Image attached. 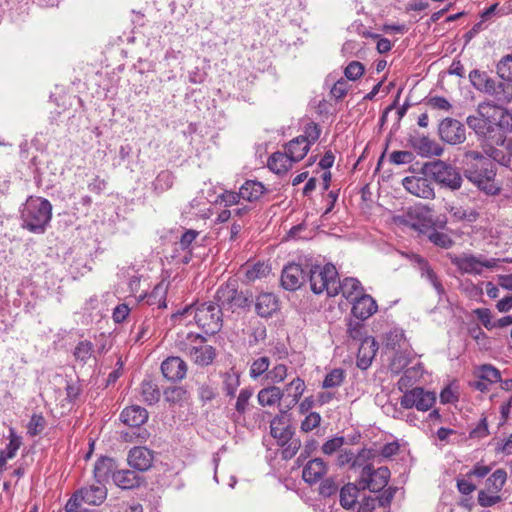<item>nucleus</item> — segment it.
<instances>
[{
    "label": "nucleus",
    "mask_w": 512,
    "mask_h": 512,
    "mask_svg": "<svg viewBox=\"0 0 512 512\" xmlns=\"http://www.w3.org/2000/svg\"><path fill=\"white\" fill-rule=\"evenodd\" d=\"M466 123L478 136L503 145L506 134L512 131V114L503 107L483 102L477 107V115L468 116Z\"/></svg>",
    "instance_id": "1"
},
{
    "label": "nucleus",
    "mask_w": 512,
    "mask_h": 512,
    "mask_svg": "<svg viewBox=\"0 0 512 512\" xmlns=\"http://www.w3.org/2000/svg\"><path fill=\"white\" fill-rule=\"evenodd\" d=\"M175 347L198 366H208L216 357L215 348L208 345L206 338L198 333H178Z\"/></svg>",
    "instance_id": "2"
},
{
    "label": "nucleus",
    "mask_w": 512,
    "mask_h": 512,
    "mask_svg": "<svg viewBox=\"0 0 512 512\" xmlns=\"http://www.w3.org/2000/svg\"><path fill=\"white\" fill-rule=\"evenodd\" d=\"M51 217L52 205L41 197H29L21 210L22 227L35 234L45 232Z\"/></svg>",
    "instance_id": "3"
},
{
    "label": "nucleus",
    "mask_w": 512,
    "mask_h": 512,
    "mask_svg": "<svg viewBox=\"0 0 512 512\" xmlns=\"http://www.w3.org/2000/svg\"><path fill=\"white\" fill-rule=\"evenodd\" d=\"M194 313L196 324L207 334H215L222 328V309L218 302L193 303L173 314V317Z\"/></svg>",
    "instance_id": "4"
},
{
    "label": "nucleus",
    "mask_w": 512,
    "mask_h": 512,
    "mask_svg": "<svg viewBox=\"0 0 512 512\" xmlns=\"http://www.w3.org/2000/svg\"><path fill=\"white\" fill-rule=\"evenodd\" d=\"M464 174L470 182L487 195L499 194L500 187L495 182L496 166L492 160H483L482 163H467Z\"/></svg>",
    "instance_id": "5"
},
{
    "label": "nucleus",
    "mask_w": 512,
    "mask_h": 512,
    "mask_svg": "<svg viewBox=\"0 0 512 512\" xmlns=\"http://www.w3.org/2000/svg\"><path fill=\"white\" fill-rule=\"evenodd\" d=\"M221 309L235 312L238 309L249 308L253 303V294L249 289L239 290L236 282H227L221 285L215 294Z\"/></svg>",
    "instance_id": "6"
},
{
    "label": "nucleus",
    "mask_w": 512,
    "mask_h": 512,
    "mask_svg": "<svg viewBox=\"0 0 512 512\" xmlns=\"http://www.w3.org/2000/svg\"><path fill=\"white\" fill-rule=\"evenodd\" d=\"M308 280L315 294L326 291L328 296L333 297L337 295V288H340L338 272L333 264L311 267L308 270Z\"/></svg>",
    "instance_id": "7"
},
{
    "label": "nucleus",
    "mask_w": 512,
    "mask_h": 512,
    "mask_svg": "<svg viewBox=\"0 0 512 512\" xmlns=\"http://www.w3.org/2000/svg\"><path fill=\"white\" fill-rule=\"evenodd\" d=\"M425 176L432 178L442 187L457 190L462 185V177L456 167L441 161H433L423 166Z\"/></svg>",
    "instance_id": "8"
},
{
    "label": "nucleus",
    "mask_w": 512,
    "mask_h": 512,
    "mask_svg": "<svg viewBox=\"0 0 512 512\" xmlns=\"http://www.w3.org/2000/svg\"><path fill=\"white\" fill-rule=\"evenodd\" d=\"M120 419L125 425L132 429H136L135 431H132L131 434L126 432L124 434L125 439H128L129 441L135 440L137 442H145L148 439V431L141 428V426L148 420V412L145 408L138 405L126 407L121 412Z\"/></svg>",
    "instance_id": "9"
},
{
    "label": "nucleus",
    "mask_w": 512,
    "mask_h": 512,
    "mask_svg": "<svg viewBox=\"0 0 512 512\" xmlns=\"http://www.w3.org/2000/svg\"><path fill=\"white\" fill-rule=\"evenodd\" d=\"M396 221L421 233L430 229L433 223L431 209L425 205L409 207L402 215L396 217Z\"/></svg>",
    "instance_id": "10"
},
{
    "label": "nucleus",
    "mask_w": 512,
    "mask_h": 512,
    "mask_svg": "<svg viewBox=\"0 0 512 512\" xmlns=\"http://www.w3.org/2000/svg\"><path fill=\"white\" fill-rule=\"evenodd\" d=\"M450 260L454 266L466 274H481L483 268H495L499 262L495 258L485 259L483 256H475L473 254L451 256Z\"/></svg>",
    "instance_id": "11"
},
{
    "label": "nucleus",
    "mask_w": 512,
    "mask_h": 512,
    "mask_svg": "<svg viewBox=\"0 0 512 512\" xmlns=\"http://www.w3.org/2000/svg\"><path fill=\"white\" fill-rule=\"evenodd\" d=\"M434 392L426 391L421 387L412 388L406 391L400 398V405L405 409L415 407L419 411H428L435 403Z\"/></svg>",
    "instance_id": "12"
},
{
    "label": "nucleus",
    "mask_w": 512,
    "mask_h": 512,
    "mask_svg": "<svg viewBox=\"0 0 512 512\" xmlns=\"http://www.w3.org/2000/svg\"><path fill=\"white\" fill-rule=\"evenodd\" d=\"M390 478V470L386 466L374 469L371 464H366L361 471L360 479L363 489L368 488L372 492L381 491Z\"/></svg>",
    "instance_id": "13"
},
{
    "label": "nucleus",
    "mask_w": 512,
    "mask_h": 512,
    "mask_svg": "<svg viewBox=\"0 0 512 512\" xmlns=\"http://www.w3.org/2000/svg\"><path fill=\"white\" fill-rule=\"evenodd\" d=\"M107 488L106 485L102 483L91 484L88 486L81 487L76 490L71 497V505L78 503H85L88 505L99 506L101 505L107 498Z\"/></svg>",
    "instance_id": "14"
},
{
    "label": "nucleus",
    "mask_w": 512,
    "mask_h": 512,
    "mask_svg": "<svg viewBox=\"0 0 512 512\" xmlns=\"http://www.w3.org/2000/svg\"><path fill=\"white\" fill-rule=\"evenodd\" d=\"M440 139L450 145L461 144L466 139L464 124L454 118H444L438 125Z\"/></svg>",
    "instance_id": "15"
},
{
    "label": "nucleus",
    "mask_w": 512,
    "mask_h": 512,
    "mask_svg": "<svg viewBox=\"0 0 512 512\" xmlns=\"http://www.w3.org/2000/svg\"><path fill=\"white\" fill-rule=\"evenodd\" d=\"M308 279V271L300 264L290 263L286 265L281 274V285L285 290L296 291Z\"/></svg>",
    "instance_id": "16"
},
{
    "label": "nucleus",
    "mask_w": 512,
    "mask_h": 512,
    "mask_svg": "<svg viewBox=\"0 0 512 512\" xmlns=\"http://www.w3.org/2000/svg\"><path fill=\"white\" fill-rule=\"evenodd\" d=\"M427 177L407 176L402 180L403 187L412 195L423 199H433L434 188Z\"/></svg>",
    "instance_id": "17"
},
{
    "label": "nucleus",
    "mask_w": 512,
    "mask_h": 512,
    "mask_svg": "<svg viewBox=\"0 0 512 512\" xmlns=\"http://www.w3.org/2000/svg\"><path fill=\"white\" fill-rule=\"evenodd\" d=\"M128 464L139 472L149 470L154 461V453L147 447L138 446L132 448L127 457Z\"/></svg>",
    "instance_id": "18"
},
{
    "label": "nucleus",
    "mask_w": 512,
    "mask_h": 512,
    "mask_svg": "<svg viewBox=\"0 0 512 512\" xmlns=\"http://www.w3.org/2000/svg\"><path fill=\"white\" fill-rule=\"evenodd\" d=\"M163 376L172 382L181 381L187 373L186 362L178 356H170L161 364Z\"/></svg>",
    "instance_id": "19"
},
{
    "label": "nucleus",
    "mask_w": 512,
    "mask_h": 512,
    "mask_svg": "<svg viewBox=\"0 0 512 512\" xmlns=\"http://www.w3.org/2000/svg\"><path fill=\"white\" fill-rule=\"evenodd\" d=\"M378 310L376 300L369 294L364 293L352 302L351 314L360 321H365L374 315Z\"/></svg>",
    "instance_id": "20"
},
{
    "label": "nucleus",
    "mask_w": 512,
    "mask_h": 512,
    "mask_svg": "<svg viewBox=\"0 0 512 512\" xmlns=\"http://www.w3.org/2000/svg\"><path fill=\"white\" fill-rule=\"evenodd\" d=\"M279 310V300L273 294L264 292L259 294L255 299V312L262 318L272 317Z\"/></svg>",
    "instance_id": "21"
},
{
    "label": "nucleus",
    "mask_w": 512,
    "mask_h": 512,
    "mask_svg": "<svg viewBox=\"0 0 512 512\" xmlns=\"http://www.w3.org/2000/svg\"><path fill=\"white\" fill-rule=\"evenodd\" d=\"M118 465L115 460L109 457H100L94 464L93 475L96 483L106 484L114 474Z\"/></svg>",
    "instance_id": "22"
},
{
    "label": "nucleus",
    "mask_w": 512,
    "mask_h": 512,
    "mask_svg": "<svg viewBox=\"0 0 512 512\" xmlns=\"http://www.w3.org/2000/svg\"><path fill=\"white\" fill-rule=\"evenodd\" d=\"M113 482L117 487L127 490L138 488L144 482V478L133 470L117 469L114 474Z\"/></svg>",
    "instance_id": "23"
},
{
    "label": "nucleus",
    "mask_w": 512,
    "mask_h": 512,
    "mask_svg": "<svg viewBox=\"0 0 512 512\" xmlns=\"http://www.w3.org/2000/svg\"><path fill=\"white\" fill-rule=\"evenodd\" d=\"M410 144L421 156H439L443 149L433 140L426 136H412Z\"/></svg>",
    "instance_id": "24"
},
{
    "label": "nucleus",
    "mask_w": 512,
    "mask_h": 512,
    "mask_svg": "<svg viewBox=\"0 0 512 512\" xmlns=\"http://www.w3.org/2000/svg\"><path fill=\"white\" fill-rule=\"evenodd\" d=\"M327 473V465L321 458L310 460L303 468L302 478L309 484L317 483Z\"/></svg>",
    "instance_id": "25"
},
{
    "label": "nucleus",
    "mask_w": 512,
    "mask_h": 512,
    "mask_svg": "<svg viewBox=\"0 0 512 512\" xmlns=\"http://www.w3.org/2000/svg\"><path fill=\"white\" fill-rule=\"evenodd\" d=\"M339 286L340 288H337V295L341 293L351 303L365 293L361 282L356 278L347 277L342 281L339 280Z\"/></svg>",
    "instance_id": "26"
},
{
    "label": "nucleus",
    "mask_w": 512,
    "mask_h": 512,
    "mask_svg": "<svg viewBox=\"0 0 512 512\" xmlns=\"http://www.w3.org/2000/svg\"><path fill=\"white\" fill-rule=\"evenodd\" d=\"M378 350L377 342L373 337H366L359 346L358 356H357V365L362 369H366L370 364L372 359L375 357L376 352Z\"/></svg>",
    "instance_id": "27"
},
{
    "label": "nucleus",
    "mask_w": 512,
    "mask_h": 512,
    "mask_svg": "<svg viewBox=\"0 0 512 512\" xmlns=\"http://www.w3.org/2000/svg\"><path fill=\"white\" fill-rule=\"evenodd\" d=\"M270 433L277 440L279 446H284L293 437L294 430L290 425L284 423L283 417L276 416L270 423Z\"/></svg>",
    "instance_id": "28"
},
{
    "label": "nucleus",
    "mask_w": 512,
    "mask_h": 512,
    "mask_svg": "<svg viewBox=\"0 0 512 512\" xmlns=\"http://www.w3.org/2000/svg\"><path fill=\"white\" fill-rule=\"evenodd\" d=\"M266 192L263 183L257 180H246L239 188L241 199L248 202L258 201Z\"/></svg>",
    "instance_id": "29"
},
{
    "label": "nucleus",
    "mask_w": 512,
    "mask_h": 512,
    "mask_svg": "<svg viewBox=\"0 0 512 512\" xmlns=\"http://www.w3.org/2000/svg\"><path fill=\"white\" fill-rule=\"evenodd\" d=\"M305 388V382L300 377L294 378L285 386L282 391L285 392V396L283 398L287 401L286 408L290 409L298 403L305 391Z\"/></svg>",
    "instance_id": "30"
},
{
    "label": "nucleus",
    "mask_w": 512,
    "mask_h": 512,
    "mask_svg": "<svg viewBox=\"0 0 512 512\" xmlns=\"http://www.w3.org/2000/svg\"><path fill=\"white\" fill-rule=\"evenodd\" d=\"M292 163L293 161L286 152H275L268 158L267 166L275 174L282 175L289 171L292 167Z\"/></svg>",
    "instance_id": "31"
},
{
    "label": "nucleus",
    "mask_w": 512,
    "mask_h": 512,
    "mask_svg": "<svg viewBox=\"0 0 512 512\" xmlns=\"http://www.w3.org/2000/svg\"><path fill=\"white\" fill-rule=\"evenodd\" d=\"M285 149L293 162H299L307 155L310 147L302 137H296L286 144Z\"/></svg>",
    "instance_id": "32"
},
{
    "label": "nucleus",
    "mask_w": 512,
    "mask_h": 512,
    "mask_svg": "<svg viewBox=\"0 0 512 512\" xmlns=\"http://www.w3.org/2000/svg\"><path fill=\"white\" fill-rule=\"evenodd\" d=\"M285 396V392L278 386L263 388L258 393V402L261 406H273Z\"/></svg>",
    "instance_id": "33"
},
{
    "label": "nucleus",
    "mask_w": 512,
    "mask_h": 512,
    "mask_svg": "<svg viewBox=\"0 0 512 512\" xmlns=\"http://www.w3.org/2000/svg\"><path fill=\"white\" fill-rule=\"evenodd\" d=\"M360 489L354 483L344 485L340 490V505L346 509H352L358 500Z\"/></svg>",
    "instance_id": "34"
},
{
    "label": "nucleus",
    "mask_w": 512,
    "mask_h": 512,
    "mask_svg": "<svg viewBox=\"0 0 512 512\" xmlns=\"http://www.w3.org/2000/svg\"><path fill=\"white\" fill-rule=\"evenodd\" d=\"M421 375L422 367L420 364L406 369L397 382L398 389L403 393L410 391V388L415 384Z\"/></svg>",
    "instance_id": "35"
},
{
    "label": "nucleus",
    "mask_w": 512,
    "mask_h": 512,
    "mask_svg": "<svg viewBox=\"0 0 512 512\" xmlns=\"http://www.w3.org/2000/svg\"><path fill=\"white\" fill-rule=\"evenodd\" d=\"M140 394L143 401L148 405H153L160 400L161 393L158 385L151 379H144L140 386Z\"/></svg>",
    "instance_id": "36"
},
{
    "label": "nucleus",
    "mask_w": 512,
    "mask_h": 512,
    "mask_svg": "<svg viewBox=\"0 0 512 512\" xmlns=\"http://www.w3.org/2000/svg\"><path fill=\"white\" fill-rule=\"evenodd\" d=\"M346 378V372L342 368H334L328 372L322 382L325 389L337 388L342 385Z\"/></svg>",
    "instance_id": "37"
},
{
    "label": "nucleus",
    "mask_w": 512,
    "mask_h": 512,
    "mask_svg": "<svg viewBox=\"0 0 512 512\" xmlns=\"http://www.w3.org/2000/svg\"><path fill=\"white\" fill-rule=\"evenodd\" d=\"M497 106L502 107L504 104H508L512 101V83L498 82L495 93L492 95Z\"/></svg>",
    "instance_id": "38"
},
{
    "label": "nucleus",
    "mask_w": 512,
    "mask_h": 512,
    "mask_svg": "<svg viewBox=\"0 0 512 512\" xmlns=\"http://www.w3.org/2000/svg\"><path fill=\"white\" fill-rule=\"evenodd\" d=\"M94 353V345L91 341L84 340L80 341L73 352V355L76 359V361L80 362L81 364H86L87 361L92 357Z\"/></svg>",
    "instance_id": "39"
},
{
    "label": "nucleus",
    "mask_w": 512,
    "mask_h": 512,
    "mask_svg": "<svg viewBox=\"0 0 512 512\" xmlns=\"http://www.w3.org/2000/svg\"><path fill=\"white\" fill-rule=\"evenodd\" d=\"M270 273L268 265L262 262L255 263L245 267V278L248 282L261 279Z\"/></svg>",
    "instance_id": "40"
},
{
    "label": "nucleus",
    "mask_w": 512,
    "mask_h": 512,
    "mask_svg": "<svg viewBox=\"0 0 512 512\" xmlns=\"http://www.w3.org/2000/svg\"><path fill=\"white\" fill-rule=\"evenodd\" d=\"M507 479V473L504 469H497L493 474L486 480V486L489 491L497 494L503 488Z\"/></svg>",
    "instance_id": "41"
},
{
    "label": "nucleus",
    "mask_w": 512,
    "mask_h": 512,
    "mask_svg": "<svg viewBox=\"0 0 512 512\" xmlns=\"http://www.w3.org/2000/svg\"><path fill=\"white\" fill-rule=\"evenodd\" d=\"M174 184V175L169 170L161 171L153 182V188L156 192L162 193L172 188Z\"/></svg>",
    "instance_id": "42"
},
{
    "label": "nucleus",
    "mask_w": 512,
    "mask_h": 512,
    "mask_svg": "<svg viewBox=\"0 0 512 512\" xmlns=\"http://www.w3.org/2000/svg\"><path fill=\"white\" fill-rule=\"evenodd\" d=\"M270 367V359L267 356H261L251 363L249 369V375L253 380L260 378L261 376L267 374V371Z\"/></svg>",
    "instance_id": "43"
},
{
    "label": "nucleus",
    "mask_w": 512,
    "mask_h": 512,
    "mask_svg": "<svg viewBox=\"0 0 512 512\" xmlns=\"http://www.w3.org/2000/svg\"><path fill=\"white\" fill-rule=\"evenodd\" d=\"M347 334L352 340L361 343L366 338V329L363 321L349 319L347 322Z\"/></svg>",
    "instance_id": "44"
},
{
    "label": "nucleus",
    "mask_w": 512,
    "mask_h": 512,
    "mask_svg": "<svg viewBox=\"0 0 512 512\" xmlns=\"http://www.w3.org/2000/svg\"><path fill=\"white\" fill-rule=\"evenodd\" d=\"M449 212L457 221L474 222L479 217V213L476 210L465 209L462 206H451Z\"/></svg>",
    "instance_id": "45"
},
{
    "label": "nucleus",
    "mask_w": 512,
    "mask_h": 512,
    "mask_svg": "<svg viewBox=\"0 0 512 512\" xmlns=\"http://www.w3.org/2000/svg\"><path fill=\"white\" fill-rule=\"evenodd\" d=\"M417 261L420 264V268L422 269L423 273L426 274L428 280L431 282V284L433 285L435 290L438 292V294H443L444 287L441 284V282L439 281L436 273L432 270V268L428 264V262L420 256L417 257Z\"/></svg>",
    "instance_id": "46"
},
{
    "label": "nucleus",
    "mask_w": 512,
    "mask_h": 512,
    "mask_svg": "<svg viewBox=\"0 0 512 512\" xmlns=\"http://www.w3.org/2000/svg\"><path fill=\"white\" fill-rule=\"evenodd\" d=\"M405 342L404 331L399 328L392 329L386 334L385 345L388 349L397 350Z\"/></svg>",
    "instance_id": "47"
},
{
    "label": "nucleus",
    "mask_w": 512,
    "mask_h": 512,
    "mask_svg": "<svg viewBox=\"0 0 512 512\" xmlns=\"http://www.w3.org/2000/svg\"><path fill=\"white\" fill-rule=\"evenodd\" d=\"M164 398L169 403H180L187 398V390L181 386L168 387L163 392Z\"/></svg>",
    "instance_id": "48"
},
{
    "label": "nucleus",
    "mask_w": 512,
    "mask_h": 512,
    "mask_svg": "<svg viewBox=\"0 0 512 512\" xmlns=\"http://www.w3.org/2000/svg\"><path fill=\"white\" fill-rule=\"evenodd\" d=\"M497 74L503 80L512 82V54L504 56L497 64Z\"/></svg>",
    "instance_id": "49"
},
{
    "label": "nucleus",
    "mask_w": 512,
    "mask_h": 512,
    "mask_svg": "<svg viewBox=\"0 0 512 512\" xmlns=\"http://www.w3.org/2000/svg\"><path fill=\"white\" fill-rule=\"evenodd\" d=\"M46 427V420L42 414H33L27 425V433L34 437L39 435Z\"/></svg>",
    "instance_id": "50"
},
{
    "label": "nucleus",
    "mask_w": 512,
    "mask_h": 512,
    "mask_svg": "<svg viewBox=\"0 0 512 512\" xmlns=\"http://www.w3.org/2000/svg\"><path fill=\"white\" fill-rule=\"evenodd\" d=\"M288 368L284 364H277L267 371L265 379L271 383H280L287 377Z\"/></svg>",
    "instance_id": "51"
},
{
    "label": "nucleus",
    "mask_w": 512,
    "mask_h": 512,
    "mask_svg": "<svg viewBox=\"0 0 512 512\" xmlns=\"http://www.w3.org/2000/svg\"><path fill=\"white\" fill-rule=\"evenodd\" d=\"M479 378L487 381L489 384H493L501 381V374L492 365H483L479 371Z\"/></svg>",
    "instance_id": "52"
},
{
    "label": "nucleus",
    "mask_w": 512,
    "mask_h": 512,
    "mask_svg": "<svg viewBox=\"0 0 512 512\" xmlns=\"http://www.w3.org/2000/svg\"><path fill=\"white\" fill-rule=\"evenodd\" d=\"M21 445V438L16 435L14 430H10L9 443L4 451L0 453L6 459H11L16 455L17 450Z\"/></svg>",
    "instance_id": "53"
},
{
    "label": "nucleus",
    "mask_w": 512,
    "mask_h": 512,
    "mask_svg": "<svg viewBox=\"0 0 512 512\" xmlns=\"http://www.w3.org/2000/svg\"><path fill=\"white\" fill-rule=\"evenodd\" d=\"M320 134L321 129L319 125L315 122H310L306 125L304 134L300 135L299 137H302L310 147L311 144L315 143L319 139Z\"/></svg>",
    "instance_id": "54"
},
{
    "label": "nucleus",
    "mask_w": 512,
    "mask_h": 512,
    "mask_svg": "<svg viewBox=\"0 0 512 512\" xmlns=\"http://www.w3.org/2000/svg\"><path fill=\"white\" fill-rule=\"evenodd\" d=\"M365 72L364 65L359 61H351L344 70V75L348 80L355 81Z\"/></svg>",
    "instance_id": "55"
},
{
    "label": "nucleus",
    "mask_w": 512,
    "mask_h": 512,
    "mask_svg": "<svg viewBox=\"0 0 512 512\" xmlns=\"http://www.w3.org/2000/svg\"><path fill=\"white\" fill-rule=\"evenodd\" d=\"M282 447V458L285 460L292 459L301 447V441L298 438L291 437Z\"/></svg>",
    "instance_id": "56"
},
{
    "label": "nucleus",
    "mask_w": 512,
    "mask_h": 512,
    "mask_svg": "<svg viewBox=\"0 0 512 512\" xmlns=\"http://www.w3.org/2000/svg\"><path fill=\"white\" fill-rule=\"evenodd\" d=\"M241 196L239 191L225 190L223 193L217 196V202L223 203L225 207L238 205L240 203Z\"/></svg>",
    "instance_id": "57"
},
{
    "label": "nucleus",
    "mask_w": 512,
    "mask_h": 512,
    "mask_svg": "<svg viewBox=\"0 0 512 512\" xmlns=\"http://www.w3.org/2000/svg\"><path fill=\"white\" fill-rule=\"evenodd\" d=\"M252 395L253 390L250 388H244L240 391L235 405V409L238 413L244 414L246 412L249 399Z\"/></svg>",
    "instance_id": "58"
},
{
    "label": "nucleus",
    "mask_w": 512,
    "mask_h": 512,
    "mask_svg": "<svg viewBox=\"0 0 512 512\" xmlns=\"http://www.w3.org/2000/svg\"><path fill=\"white\" fill-rule=\"evenodd\" d=\"M428 238L433 244L442 248H449L453 244L452 239L447 234L436 230H432Z\"/></svg>",
    "instance_id": "59"
},
{
    "label": "nucleus",
    "mask_w": 512,
    "mask_h": 512,
    "mask_svg": "<svg viewBox=\"0 0 512 512\" xmlns=\"http://www.w3.org/2000/svg\"><path fill=\"white\" fill-rule=\"evenodd\" d=\"M321 423V416L317 412H310L305 419L301 422V430L303 432H310L319 427Z\"/></svg>",
    "instance_id": "60"
},
{
    "label": "nucleus",
    "mask_w": 512,
    "mask_h": 512,
    "mask_svg": "<svg viewBox=\"0 0 512 512\" xmlns=\"http://www.w3.org/2000/svg\"><path fill=\"white\" fill-rule=\"evenodd\" d=\"M338 483L333 478H327L320 484L319 493L323 497H331L338 491Z\"/></svg>",
    "instance_id": "61"
},
{
    "label": "nucleus",
    "mask_w": 512,
    "mask_h": 512,
    "mask_svg": "<svg viewBox=\"0 0 512 512\" xmlns=\"http://www.w3.org/2000/svg\"><path fill=\"white\" fill-rule=\"evenodd\" d=\"M240 384L239 376L227 374L224 380L223 389L227 396L234 397Z\"/></svg>",
    "instance_id": "62"
},
{
    "label": "nucleus",
    "mask_w": 512,
    "mask_h": 512,
    "mask_svg": "<svg viewBox=\"0 0 512 512\" xmlns=\"http://www.w3.org/2000/svg\"><path fill=\"white\" fill-rule=\"evenodd\" d=\"M473 313L481 321L485 328L491 330L494 328V322L491 321V311L488 308H477L473 310Z\"/></svg>",
    "instance_id": "63"
},
{
    "label": "nucleus",
    "mask_w": 512,
    "mask_h": 512,
    "mask_svg": "<svg viewBox=\"0 0 512 512\" xmlns=\"http://www.w3.org/2000/svg\"><path fill=\"white\" fill-rule=\"evenodd\" d=\"M343 444H344L343 437H334V438L326 441L322 445V451L326 455H331L334 452H336L338 449H340Z\"/></svg>",
    "instance_id": "64"
}]
</instances>
